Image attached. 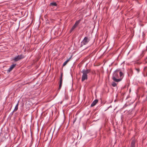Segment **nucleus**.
<instances>
[{
    "instance_id": "7",
    "label": "nucleus",
    "mask_w": 147,
    "mask_h": 147,
    "mask_svg": "<svg viewBox=\"0 0 147 147\" xmlns=\"http://www.w3.org/2000/svg\"><path fill=\"white\" fill-rule=\"evenodd\" d=\"M132 141L131 144V147H135V140L133 138H132Z\"/></svg>"
},
{
    "instance_id": "9",
    "label": "nucleus",
    "mask_w": 147,
    "mask_h": 147,
    "mask_svg": "<svg viewBox=\"0 0 147 147\" xmlns=\"http://www.w3.org/2000/svg\"><path fill=\"white\" fill-rule=\"evenodd\" d=\"M19 101H18L17 104L16 105L14 110L13 111V112H14L16 111L18 109V107L19 105Z\"/></svg>"
},
{
    "instance_id": "2",
    "label": "nucleus",
    "mask_w": 147,
    "mask_h": 147,
    "mask_svg": "<svg viewBox=\"0 0 147 147\" xmlns=\"http://www.w3.org/2000/svg\"><path fill=\"white\" fill-rule=\"evenodd\" d=\"M91 71V69H83L81 71L82 74V76L81 81L84 82L85 80H87L88 78V74Z\"/></svg>"
},
{
    "instance_id": "14",
    "label": "nucleus",
    "mask_w": 147,
    "mask_h": 147,
    "mask_svg": "<svg viewBox=\"0 0 147 147\" xmlns=\"http://www.w3.org/2000/svg\"><path fill=\"white\" fill-rule=\"evenodd\" d=\"M62 80H60V84H62Z\"/></svg>"
},
{
    "instance_id": "10",
    "label": "nucleus",
    "mask_w": 147,
    "mask_h": 147,
    "mask_svg": "<svg viewBox=\"0 0 147 147\" xmlns=\"http://www.w3.org/2000/svg\"><path fill=\"white\" fill-rule=\"evenodd\" d=\"M57 5L55 2L51 3L49 5L50 6H57Z\"/></svg>"
},
{
    "instance_id": "11",
    "label": "nucleus",
    "mask_w": 147,
    "mask_h": 147,
    "mask_svg": "<svg viewBox=\"0 0 147 147\" xmlns=\"http://www.w3.org/2000/svg\"><path fill=\"white\" fill-rule=\"evenodd\" d=\"M70 58H69L66 61H65L63 63V66H65L66 64L67 63V62L69 61Z\"/></svg>"
},
{
    "instance_id": "15",
    "label": "nucleus",
    "mask_w": 147,
    "mask_h": 147,
    "mask_svg": "<svg viewBox=\"0 0 147 147\" xmlns=\"http://www.w3.org/2000/svg\"><path fill=\"white\" fill-rule=\"evenodd\" d=\"M136 71H137L138 72L140 71V69H139L136 68Z\"/></svg>"
},
{
    "instance_id": "13",
    "label": "nucleus",
    "mask_w": 147,
    "mask_h": 147,
    "mask_svg": "<svg viewBox=\"0 0 147 147\" xmlns=\"http://www.w3.org/2000/svg\"><path fill=\"white\" fill-rule=\"evenodd\" d=\"M62 77H63L62 74V73L61 74V77H60V80L61 79V80H62Z\"/></svg>"
},
{
    "instance_id": "16",
    "label": "nucleus",
    "mask_w": 147,
    "mask_h": 147,
    "mask_svg": "<svg viewBox=\"0 0 147 147\" xmlns=\"http://www.w3.org/2000/svg\"><path fill=\"white\" fill-rule=\"evenodd\" d=\"M62 86V84H59V89H60Z\"/></svg>"
},
{
    "instance_id": "6",
    "label": "nucleus",
    "mask_w": 147,
    "mask_h": 147,
    "mask_svg": "<svg viewBox=\"0 0 147 147\" xmlns=\"http://www.w3.org/2000/svg\"><path fill=\"white\" fill-rule=\"evenodd\" d=\"M16 64H13L11 65L10 67L7 70V72H9L11 71L15 67L16 65Z\"/></svg>"
},
{
    "instance_id": "4",
    "label": "nucleus",
    "mask_w": 147,
    "mask_h": 147,
    "mask_svg": "<svg viewBox=\"0 0 147 147\" xmlns=\"http://www.w3.org/2000/svg\"><path fill=\"white\" fill-rule=\"evenodd\" d=\"M24 57L22 55H18L15 57L13 59V60L15 61H17L20 60Z\"/></svg>"
},
{
    "instance_id": "17",
    "label": "nucleus",
    "mask_w": 147,
    "mask_h": 147,
    "mask_svg": "<svg viewBox=\"0 0 147 147\" xmlns=\"http://www.w3.org/2000/svg\"><path fill=\"white\" fill-rule=\"evenodd\" d=\"M13 112H12V113H11V115H12L13 114Z\"/></svg>"
},
{
    "instance_id": "3",
    "label": "nucleus",
    "mask_w": 147,
    "mask_h": 147,
    "mask_svg": "<svg viewBox=\"0 0 147 147\" xmlns=\"http://www.w3.org/2000/svg\"><path fill=\"white\" fill-rule=\"evenodd\" d=\"M90 40L87 37H84L83 40L81 42V45H84L87 44Z\"/></svg>"
},
{
    "instance_id": "1",
    "label": "nucleus",
    "mask_w": 147,
    "mask_h": 147,
    "mask_svg": "<svg viewBox=\"0 0 147 147\" xmlns=\"http://www.w3.org/2000/svg\"><path fill=\"white\" fill-rule=\"evenodd\" d=\"M123 74L119 70H116L114 72L112 77L113 80L116 82H119L122 79Z\"/></svg>"
},
{
    "instance_id": "12",
    "label": "nucleus",
    "mask_w": 147,
    "mask_h": 147,
    "mask_svg": "<svg viewBox=\"0 0 147 147\" xmlns=\"http://www.w3.org/2000/svg\"><path fill=\"white\" fill-rule=\"evenodd\" d=\"M112 85L113 87H115L117 86V84L115 82H113L112 84Z\"/></svg>"
},
{
    "instance_id": "5",
    "label": "nucleus",
    "mask_w": 147,
    "mask_h": 147,
    "mask_svg": "<svg viewBox=\"0 0 147 147\" xmlns=\"http://www.w3.org/2000/svg\"><path fill=\"white\" fill-rule=\"evenodd\" d=\"M80 22V20H78L74 24V25L73 26L72 28L70 30V32H71L74 29L78 26V25L79 24Z\"/></svg>"
},
{
    "instance_id": "8",
    "label": "nucleus",
    "mask_w": 147,
    "mask_h": 147,
    "mask_svg": "<svg viewBox=\"0 0 147 147\" xmlns=\"http://www.w3.org/2000/svg\"><path fill=\"white\" fill-rule=\"evenodd\" d=\"M98 100H94L93 102L92 103L91 105V106L92 107L95 106L96 104L98 102Z\"/></svg>"
}]
</instances>
